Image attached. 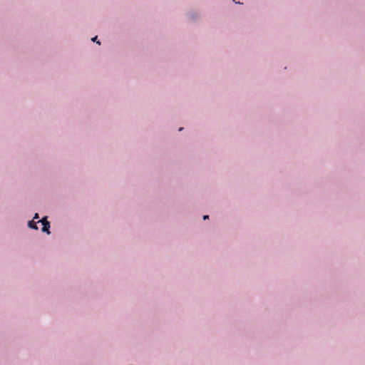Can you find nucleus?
Masks as SVG:
<instances>
[{"mask_svg":"<svg viewBox=\"0 0 365 365\" xmlns=\"http://www.w3.org/2000/svg\"><path fill=\"white\" fill-rule=\"evenodd\" d=\"M96 39H97V36H95V37H93L91 40H92L93 41H96Z\"/></svg>","mask_w":365,"mask_h":365,"instance_id":"obj_1","label":"nucleus"},{"mask_svg":"<svg viewBox=\"0 0 365 365\" xmlns=\"http://www.w3.org/2000/svg\"><path fill=\"white\" fill-rule=\"evenodd\" d=\"M232 1H235V3H237V2L235 1V0H232ZM237 3H238V4H240V2H237Z\"/></svg>","mask_w":365,"mask_h":365,"instance_id":"obj_2","label":"nucleus"}]
</instances>
